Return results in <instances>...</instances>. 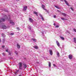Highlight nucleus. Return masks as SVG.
<instances>
[{"instance_id": "nucleus-1", "label": "nucleus", "mask_w": 76, "mask_h": 76, "mask_svg": "<svg viewBox=\"0 0 76 76\" xmlns=\"http://www.w3.org/2000/svg\"><path fill=\"white\" fill-rule=\"evenodd\" d=\"M28 29H29V31L30 32L31 34H33V35H34L33 36V37H34V35H35V32H34V31L31 29V28L30 26H29L28 27Z\"/></svg>"}, {"instance_id": "nucleus-2", "label": "nucleus", "mask_w": 76, "mask_h": 76, "mask_svg": "<svg viewBox=\"0 0 76 76\" xmlns=\"http://www.w3.org/2000/svg\"><path fill=\"white\" fill-rule=\"evenodd\" d=\"M8 19V18L7 17V16L5 15L4 17V19L2 18L1 19V20H0V23L1 22H2V21L3 22H4V21H5V19Z\"/></svg>"}, {"instance_id": "nucleus-3", "label": "nucleus", "mask_w": 76, "mask_h": 76, "mask_svg": "<svg viewBox=\"0 0 76 76\" xmlns=\"http://www.w3.org/2000/svg\"><path fill=\"white\" fill-rule=\"evenodd\" d=\"M9 21H10V23L11 24H12V25H14L15 24V23L14 22H13V21L11 20V18H10V16H9Z\"/></svg>"}, {"instance_id": "nucleus-4", "label": "nucleus", "mask_w": 76, "mask_h": 76, "mask_svg": "<svg viewBox=\"0 0 76 76\" xmlns=\"http://www.w3.org/2000/svg\"><path fill=\"white\" fill-rule=\"evenodd\" d=\"M19 69L20 70H22V63L21 62H19Z\"/></svg>"}, {"instance_id": "nucleus-5", "label": "nucleus", "mask_w": 76, "mask_h": 76, "mask_svg": "<svg viewBox=\"0 0 76 76\" xmlns=\"http://www.w3.org/2000/svg\"><path fill=\"white\" fill-rule=\"evenodd\" d=\"M28 7H27V6H24L23 8V11H25L26 10V9H27V8Z\"/></svg>"}, {"instance_id": "nucleus-6", "label": "nucleus", "mask_w": 76, "mask_h": 76, "mask_svg": "<svg viewBox=\"0 0 76 76\" xmlns=\"http://www.w3.org/2000/svg\"><path fill=\"white\" fill-rule=\"evenodd\" d=\"M29 20L31 23H32L34 22V20L31 18H29Z\"/></svg>"}, {"instance_id": "nucleus-7", "label": "nucleus", "mask_w": 76, "mask_h": 76, "mask_svg": "<svg viewBox=\"0 0 76 76\" xmlns=\"http://www.w3.org/2000/svg\"><path fill=\"white\" fill-rule=\"evenodd\" d=\"M49 53H50V54L51 56H52L53 55V51L51 50H49Z\"/></svg>"}, {"instance_id": "nucleus-8", "label": "nucleus", "mask_w": 76, "mask_h": 76, "mask_svg": "<svg viewBox=\"0 0 76 76\" xmlns=\"http://www.w3.org/2000/svg\"><path fill=\"white\" fill-rule=\"evenodd\" d=\"M72 55H69V58L70 60H71V59H72Z\"/></svg>"}, {"instance_id": "nucleus-9", "label": "nucleus", "mask_w": 76, "mask_h": 76, "mask_svg": "<svg viewBox=\"0 0 76 76\" xmlns=\"http://www.w3.org/2000/svg\"><path fill=\"white\" fill-rule=\"evenodd\" d=\"M42 7L44 9V10H47L45 9V6L44 5L42 4Z\"/></svg>"}, {"instance_id": "nucleus-10", "label": "nucleus", "mask_w": 76, "mask_h": 76, "mask_svg": "<svg viewBox=\"0 0 76 76\" xmlns=\"http://www.w3.org/2000/svg\"><path fill=\"white\" fill-rule=\"evenodd\" d=\"M64 2L66 4H67V6H69V3H68V2H67V1H66V0H64Z\"/></svg>"}, {"instance_id": "nucleus-11", "label": "nucleus", "mask_w": 76, "mask_h": 76, "mask_svg": "<svg viewBox=\"0 0 76 76\" xmlns=\"http://www.w3.org/2000/svg\"><path fill=\"white\" fill-rule=\"evenodd\" d=\"M31 40L33 41V42H36L37 41V40L35 39H31Z\"/></svg>"}, {"instance_id": "nucleus-12", "label": "nucleus", "mask_w": 76, "mask_h": 76, "mask_svg": "<svg viewBox=\"0 0 76 76\" xmlns=\"http://www.w3.org/2000/svg\"><path fill=\"white\" fill-rule=\"evenodd\" d=\"M3 29H5L6 28V26L5 25H3L2 26Z\"/></svg>"}, {"instance_id": "nucleus-13", "label": "nucleus", "mask_w": 76, "mask_h": 76, "mask_svg": "<svg viewBox=\"0 0 76 76\" xmlns=\"http://www.w3.org/2000/svg\"><path fill=\"white\" fill-rule=\"evenodd\" d=\"M56 43L57 44V45H58V47H60V43H59V42H58V41H56Z\"/></svg>"}, {"instance_id": "nucleus-14", "label": "nucleus", "mask_w": 76, "mask_h": 76, "mask_svg": "<svg viewBox=\"0 0 76 76\" xmlns=\"http://www.w3.org/2000/svg\"><path fill=\"white\" fill-rule=\"evenodd\" d=\"M17 48H18V49H20V45H19V44H17Z\"/></svg>"}, {"instance_id": "nucleus-15", "label": "nucleus", "mask_w": 76, "mask_h": 76, "mask_svg": "<svg viewBox=\"0 0 76 76\" xmlns=\"http://www.w3.org/2000/svg\"><path fill=\"white\" fill-rule=\"evenodd\" d=\"M1 35L3 37V38H4V37H6V35H5V34L2 33Z\"/></svg>"}, {"instance_id": "nucleus-16", "label": "nucleus", "mask_w": 76, "mask_h": 76, "mask_svg": "<svg viewBox=\"0 0 76 76\" xmlns=\"http://www.w3.org/2000/svg\"><path fill=\"white\" fill-rule=\"evenodd\" d=\"M23 65L24 66V68H26V67H27V66H26V64H23Z\"/></svg>"}, {"instance_id": "nucleus-17", "label": "nucleus", "mask_w": 76, "mask_h": 76, "mask_svg": "<svg viewBox=\"0 0 76 76\" xmlns=\"http://www.w3.org/2000/svg\"><path fill=\"white\" fill-rule=\"evenodd\" d=\"M51 62H49V67L50 68L51 67Z\"/></svg>"}, {"instance_id": "nucleus-18", "label": "nucleus", "mask_w": 76, "mask_h": 76, "mask_svg": "<svg viewBox=\"0 0 76 76\" xmlns=\"http://www.w3.org/2000/svg\"><path fill=\"white\" fill-rule=\"evenodd\" d=\"M40 16L42 18V19L43 20H44V18H43V17L42 16V15H40Z\"/></svg>"}, {"instance_id": "nucleus-19", "label": "nucleus", "mask_w": 76, "mask_h": 76, "mask_svg": "<svg viewBox=\"0 0 76 76\" xmlns=\"http://www.w3.org/2000/svg\"><path fill=\"white\" fill-rule=\"evenodd\" d=\"M34 13L35 14V15H37V16H38V14H37V12H35V11H34Z\"/></svg>"}, {"instance_id": "nucleus-20", "label": "nucleus", "mask_w": 76, "mask_h": 76, "mask_svg": "<svg viewBox=\"0 0 76 76\" xmlns=\"http://www.w3.org/2000/svg\"><path fill=\"white\" fill-rule=\"evenodd\" d=\"M3 41V43H4L5 41H6V39H2Z\"/></svg>"}, {"instance_id": "nucleus-21", "label": "nucleus", "mask_w": 76, "mask_h": 76, "mask_svg": "<svg viewBox=\"0 0 76 76\" xmlns=\"http://www.w3.org/2000/svg\"><path fill=\"white\" fill-rule=\"evenodd\" d=\"M57 53L58 57H60V55H59V53L58 52H57Z\"/></svg>"}, {"instance_id": "nucleus-22", "label": "nucleus", "mask_w": 76, "mask_h": 76, "mask_svg": "<svg viewBox=\"0 0 76 76\" xmlns=\"http://www.w3.org/2000/svg\"><path fill=\"white\" fill-rule=\"evenodd\" d=\"M74 42H75V43H76V38L75 37L74 38Z\"/></svg>"}, {"instance_id": "nucleus-23", "label": "nucleus", "mask_w": 76, "mask_h": 76, "mask_svg": "<svg viewBox=\"0 0 76 76\" xmlns=\"http://www.w3.org/2000/svg\"><path fill=\"white\" fill-rule=\"evenodd\" d=\"M9 54L10 56L11 54H12V51L9 52Z\"/></svg>"}, {"instance_id": "nucleus-24", "label": "nucleus", "mask_w": 76, "mask_h": 76, "mask_svg": "<svg viewBox=\"0 0 76 76\" xmlns=\"http://www.w3.org/2000/svg\"><path fill=\"white\" fill-rule=\"evenodd\" d=\"M62 15H63V16H66V14L65 13H62Z\"/></svg>"}, {"instance_id": "nucleus-25", "label": "nucleus", "mask_w": 76, "mask_h": 76, "mask_svg": "<svg viewBox=\"0 0 76 76\" xmlns=\"http://www.w3.org/2000/svg\"><path fill=\"white\" fill-rule=\"evenodd\" d=\"M34 48H35L36 49H38V47L37 46H34Z\"/></svg>"}, {"instance_id": "nucleus-26", "label": "nucleus", "mask_w": 76, "mask_h": 76, "mask_svg": "<svg viewBox=\"0 0 76 76\" xmlns=\"http://www.w3.org/2000/svg\"><path fill=\"white\" fill-rule=\"evenodd\" d=\"M45 31H43L42 32V35H43V36H44V33H45Z\"/></svg>"}, {"instance_id": "nucleus-27", "label": "nucleus", "mask_w": 76, "mask_h": 76, "mask_svg": "<svg viewBox=\"0 0 76 76\" xmlns=\"http://www.w3.org/2000/svg\"><path fill=\"white\" fill-rule=\"evenodd\" d=\"M60 38L62 39V40H64V38L63 37H60Z\"/></svg>"}, {"instance_id": "nucleus-28", "label": "nucleus", "mask_w": 76, "mask_h": 76, "mask_svg": "<svg viewBox=\"0 0 76 76\" xmlns=\"http://www.w3.org/2000/svg\"><path fill=\"white\" fill-rule=\"evenodd\" d=\"M15 54H16V55H18V52L16 51H15Z\"/></svg>"}, {"instance_id": "nucleus-29", "label": "nucleus", "mask_w": 76, "mask_h": 76, "mask_svg": "<svg viewBox=\"0 0 76 76\" xmlns=\"http://www.w3.org/2000/svg\"><path fill=\"white\" fill-rule=\"evenodd\" d=\"M61 19H62V20H66V19L64 18H61Z\"/></svg>"}, {"instance_id": "nucleus-30", "label": "nucleus", "mask_w": 76, "mask_h": 76, "mask_svg": "<svg viewBox=\"0 0 76 76\" xmlns=\"http://www.w3.org/2000/svg\"><path fill=\"white\" fill-rule=\"evenodd\" d=\"M73 30L74 32H76V29L75 28H73Z\"/></svg>"}, {"instance_id": "nucleus-31", "label": "nucleus", "mask_w": 76, "mask_h": 76, "mask_svg": "<svg viewBox=\"0 0 76 76\" xmlns=\"http://www.w3.org/2000/svg\"><path fill=\"white\" fill-rule=\"evenodd\" d=\"M55 7H56V8H57V9H60V8H59V7H57V6H55Z\"/></svg>"}, {"instance_id": "nucleus-32", "label": "nucleus", "mask_w": 76, "mask_h": 76, "mask_svg": "<svg viewBox=\"0 0 76 76\" xmlns=\"http://www.w3.org/2000/svg\"><path fill=\"white\" fill-rule=\"evenodd\" d=\"M10 34L11 35H14V33H11Z\"/></svg>"}, {"instance_id": "nucleus-33", "label": "nucleus", "mask_w": 76, "mask_h": 76, "mask_svg": "<svg viewBox=\"0 0 76 76\" xmlns=\"http://www.w3.org/2000/svg\"><path fill=\"white\" fill-rule=\"evenodd\" d=\"M72 10V11H74V10H73V9L71 7L70 8Z\"/></svg>"}, {"instance_id": "nucleus-34", "label": "nucleus", "mask_w": 76, "mask_h": 76, "mask_svg": "<svg viewBox=\"0 0 76 76\" xmlns=\"http://www.w3.org/2000/svg\"><path fill=\"white\" fill-rule=\"evenodd\" d=\"M59 27V26L58 25H57L55 26V28H58Z\"/></svg>"}, {"instance_id": "nucleus-35", "label": "nucleus", "mask_w": 76, "mask_h": 76, "mask_svg": "<svg viewBox=\"0 0 76 76\" xmlns=\"http://www.w3.org/2000/svg\"><path fill=\"white\" fill-rule=\"evenodd\" d=\"M2 48H4V47H5V46L3 45L2 46Z\"/></svg>"}, {"instance_id": "nucleus-36", "label": "nucleus", "mask_w": 76, "mask_h": 76, "mask_svg": "<svg viewBox=\"0 0 76 76\" xmlns=\"http://www.w3.org/2000/svg\"><path fill=\"white\" fill-rule=\"evenodd\" d=\"M8 49L6 50V52H7L8 53H9V52L8 51Z\"/></svg>"}, {"instance_id": "nucleus-37", "label": "nucleus", "mask_w": 76, "mask_h": 76, "mask_svg": "<svg viewBox=\"0 0 76 76\" xmlns=\"http://www.w3.org/2000/svg\"><path fill=\"white\" fill-rule=\"evenodd\" d=\"M18 72H19V70H17L16 71V72H15V73H18Z\"/></svg>"}, {"instance_id": "nucleus-38", "label": "nucleus", "mask_w": 76, "mask_h": 76, "mask_svg": "<svg viewBox=\"0 0 76 76\" xmlns=\"http://www.w3.org/2000/svg\"><path fill=\"white\" fill-rule=\"evenodd\" d=\"M53 18H56V15H54L53 16Z\"/></svg>"}, {"instance_id": "nucleus-39", "label": "nucleus", "mask_w": 76, "mask_h": 76, "mask_svg": "<svg viewBox=\"0 0 76 76\" xmlns=\"http://www.w3.org/2000/svg\"><path fill=\"white\" fill-rule=\"evenodd\" d=\"M53 66H54V67H56V64H53Z\"/></svg>"}, {"instance_id": "nucleus-40", "label": "nucleus", "mask_w": 76, "mask_h": 76, "mask_svg": "<svg viewBox=\"0 0 76 76\" xmlns=\"http://www.w3.org/2000/svg\"><path fill=\"white\" fill-rule=\"evenodd\" d=\"M17 29H18V30H20L19 28H18V27H17Z\"/></svg>"}, {"instance_id": "nucleus-41", "label": "nucleus", "mask_w": 76, "mask_h": 76, "mask_svg": "<svg viewBox=\"0 0 76 76\" xmlns=\"http://www.w3.org/2000/svg\"><path fill=\"white\" fill-rule=\"evenodd\" d=\"M2 54H3V56H5V54H4V53H2Z\"/></svg>"}, {"instance_id": "nucleus-42", "label": "nucleus", "mask_w": 76, "mask_h": 76, "mask_svg": "<svg viewBox=\"0 0 76 76\" xmlns=\"http://www.w3.org/2000/svg\"><path fill=\"white\" fill-rule=\"evenodd\" d=\"M53 25H54V26H56V24L55 23H54Z\"/></svg>"}, {"instance_id": "nucleus-43", "label": "nucleus", "mask_w": 76, "mask_h": 76, "mask_svg": "<svg viewBox=\"0 0 76 76\" xmlns=\"http://www.w3.org/2000/svg\"><path fill=\"white\" fill-rule=\"evenodd\" d=\"M67 32H68V33H69V34H70V32H69V31H67Z\"/></svg>"}, {"instance_id": "nucleus-44", "label": "nucleus", "mask_w": 76, "mask_h": 76, "mask_svg": "<svg viewBox=\"0 0 76 76\" xmlns=\"http://www.w3.org/2000/svg\"><path fill=\"white\" fill-rule=\"evenodd\" d=\"M37 64H39V62H37Z\"/></svg>"}, {"instance_id": "nucleus-45", "label": "nucleus", "mask_w": 76, "mask_h": 76, "mask_svg": "<svg viewBox=\"0 0 76 76\" xmlns=\"http://www.w3.org/2000/svg\"><path fill=\"white\" fill-rule=\"evenodd\" d=\"M46 12H47V13H48V11H47V10H46Z\"/></svg>"}, {"instance_id": "nucleus-46", "label": "nucleus", "mask_w": 76, "mask_h": 76, "mask_svg": "<svg viewBox=\"0 0 76 76\" xmlns=\"http://www.w3.org/2000/svg\"><path fill=\"white\" fill-rule=\"evenodd\" d=\"M1 42V39H0V42Z\"/></svg>"}, {"instance_id": "nucleus-47", "label": "nucleus", "mask_w": 76, "mask_h": 76, "mask_svg": "<svg viewBox=\"0 0 76 76\" xmlns=\"http://www.w3.org/2000/svg\"><path fill=\"white\" fill-rule=\"evenodd\" d=\"M57 11H58V12H60V11L58 10Z\"/></svg>"}, {"instance_id": "nucleus-48", "label": "nucleus", "mask_w": 76, "mask_h": 76, "mask_svg": "<svg viewBox=\"0 0 76 76\" xmlns=\"http://www.w3.org/2000/svg\"><path fill=\"white\" fill-rule=\"evenodd\" d=\"M6 12H8V10L6 11Z\"/></svg>"}, {"instance_id": "nucleus-49", "label": "nucleus", "mask_w": 76, "mask_h": 76, "mask_svg": "<svg viewBox=\"0 0 76 76\" xmlns=\"http://www.w3.org/2000/svg\"><path fill=\"white\" fill-rule=\"evenodd\" d=\"M45 34H46V33L45 32Z\"/></svg>"}]
</instances>
